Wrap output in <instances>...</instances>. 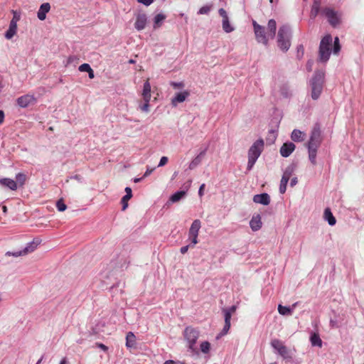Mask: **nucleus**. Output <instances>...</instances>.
<instances>
[{
  "instance_id": "44",
  "label": "nucleus",
  "mask_w": 364,
  "mask_h": 364,
  "mask_svg": "<svg viewBox=\"0 0 364 364\" xmlns=\"http://www.w3.org/2000/svg\"><path fill=\"white\" fill-rule=\"evenodd\" d=\"M6 255H7V256H13V257H19V256H23L24 255L23 254L22 250H19V251H14V252L8 251L6 253Z\"/></svg>"
},
{
  "instance_id": "34",
  "label": "nucleus",
  "mask_w": 364,
  "mask_h": 364,
  "mask_svg": "<svg viewBox=\"0 0 364 364\" xmlns=\"http://www.w3.org/2000/svg\"><path fill=\"white\" fill-rule=\"evenodd\" d=\"M222 26L223 29L226 33H230L235 29L234 27L230 25L229 19L222 21Z\"/></svg>"
},
{
  "instance_id": "43",
  "label": "nucleus",
  "mask_w": 364,
  "mask_h": 364,
  "mask_svg": "<svg viewBox=\"0 0 364 364\" xmlns=\"http://www.w3.org/2000/svg\"><path fill=\"white\" fill-rule=\"evenodd\" d=\"M149 102L150 100L144 101V104L139 106V109L144 112H149Z\"/></svg>"
},
{
  "instance_id": "7",
  "label": "nucleus",
  "mask_w": 364,
  "mask_h": 364,
  "mask_svg": "<svg viewBox=\"0 0 364 364\" xmlns=\"http://www.w3.org/2000/svg\"><path fill=\"white\" fill-rule=\"evenodd\" d=\"M252 26L254 28V32L257 41L259 43H262L265 46L269 44V38L267 33L265 32V28L259 23L256 21H252Z\"/></svg>"
},
{
  "instance_id": "42",
  "label": "nucleus",
  "mask_w": 364,
  "mask_h": 364,
  "mask_svg": "<svg viewBox=\"0 0 364 364\" xmlns=\"http://www.w3.org/2000/svg\"><path fill=\"white\" fill-rule=\"evenodd\" d=\"M211 10L210 6H202L198 11V14L203 15V14H208Z\"/></svg>"
},
{
  "instance_id": "55",
  "label": "nucleus",
  "mask_w": 364,
  "mask_h": 364,
  "mask_svg": "<svg viewBox=\"0 0 364 364\" xmlns=\"http://www.w3.org/2000/svg\"><path fill=\"white\" fill-rule=\"evenodd\" d=\"M224 309L226 311H229L230 314H232L236 311V306H232L230 308H226V309Z\"/></svg>"
},
{
  "instance_id": "46",
  "label": "nucleus",
  "mask_w": 364,
  "mask_h": 364,
  "mask_svg": "<svg viewBox=\"0 0 364 364\" xmlns=\"http://www.w3.org/2000/svg\"><path fill=\"white\" fill-rule=\"evenodd\" d=\"M170 85L173 87L174 89L183 88L184 87V83L182 82H170Z\"/></svg>"
},
{
  "instance_id": "10",
  "label": "nucleus",
  "mask_w": 364,
  "mask_h": 364,
  "mask_svg": "<svg viewBox=\"0 0 364 364\" xmlns=\"http://www.w3.org/2000/svg\"><path fill=\"white\" fill-rule=\"evenodd\" d=\"M190 95V92L184 90L181 92H177L175 96L171 99V105L176 107L178 103L183 102Z\"/></svg>"
},
{
  "instance_id": "37",
  "label": "nucleus",
  "mask_w": 364,
  "mask_h": 364,
  "mask_svg": "<svg viewBox=\"0 0 364 364\" xmlns=\"http://www.w3.org/2000/svg\"><path fill=\"white\" fill-rule=\"evenodd\" d=\"M26 177L24 173H18L16 176V184L19 183L20 186H23L25 183Z\"/></svg>"
},
{
  "instance_id": "14",
  "label": "nucleus",
  "mask_w": 364,
  "mask_h": 364,
  "mask_svg": "<svg viewBox=\"0 0 364 364\" xmlns=\"http://www.w3.org/2000/svg\"><path fill=\"white\" fill-rule=\"evenodd\" d=\"M207 150H208V146H206L202 151H200L199 154L198 156H196L191 161V162L190 163L189 166H188L189 169H191V170L194 169L196 167H197L201 163L202 159L204 157V156L205 155Z\"/></svg>"
},
{
  "instance_id": "28",
  "label": "nucleus",
  "mask_w": 364,
  "mask_h": 364,
  "mask_svg": "<svg viewBox=\"0 0 364 364\" xmlns=\"http://www.w3.org/2000/svg\"><path fill=\"white\" fill-rule=\"evenodd\" d=\"M125 192H126V195L122 197V201H121L122 203V210H124L127 208V206H128L127 201L132 197L131 188L126 187Z\"/></svg>"
},
{
  "instance_id": "15",
  "label": "nucleus",
  "mask_w": 364,
  "mask_h": 364,
  "mask_svg": "<svg viewBox=\"0 0 364 364\" xmlns=\"http://www.w3.org/2000/svg\"><path fill=\"white\" fill-rule=\"evenodd\" d=\"M253 201L255 203H259V204H262V205H267L270 203V197L266 193H261V194H257V195L254 196Z\"/></svg>"
},
{
  "instance_id": "17",
  "label": "nucleus",
  "mask_w": 364,
  "mask_h": 364,
  "mask_svg": "<svg viewBox=\"0 0 364 364\" xmlns=\"http://www.w3.org/2000/svg\"><path fill=\"white\" fill-rule=\"evenodd\" d=\"M200 228V220L198 219L193 220L188 231V236H198V232Z\"/></svg>"
},
{
  "instance_id": "5",
  "label": "nucleus",
  "mask_w": 364,
  "mask_h": 364,
  "mask_svg": "<svg viewBox=\"0 0 364 364\" xmlns=\"http://www.w3.org/2000/svg\"><path fill=\"white\" fill-rule=\"evenodd\" d=\"M332 37L330 34L326 35L321 41L318 50L319 60L326 63L328 60L331 50Z\"/></svg>"
},
{
  "instance_id": "1",
  "label": "nucleus",
  "mask_w": 364,
  "mask_h": 364,
  "mask_svg": "<svg viewBox=\"0 0 364 364\" xmlns=\"http://www.w3.org/2000/svg\"><path fill=\"white\" fill-rule=\"evenodd\" d=\"M264 142L262 139L256 140L248 150V161L247 169L248 171L252 170L254 165L255 164L257 159L261 155L264 149Z\"/></svg>"
},
{
  "instance_id": "35",
  "label": "nucleus",
  "mask_w": 364,
  "mask_h": 364,
  "mask_svg": "<svg viewBox=\"0 0 364 364\" xmlns=\"http://www.w3.org/2000/svg\"><path fill=\"white\" fill-rule=\"evenodd\" d=\"M289 180L282 177L279 184V193L284 194L287 191V186Z\"/></svg>"
},
{
  "instance_id": "32",
  "label": "nucleus",
  "mask_w": 364,
  "mask_h": 364,
  "mask_svg": "<svg viewBox=\"0 0 364 364\" xmlns=\"http://www.w3.org/2000/svg\"><path fill=\"white\" fill-rule=\"evenodd\" d=\"M136 344V337L132 332H128L126 336V346L132 348Z\"/></svg>"
},
{
  "instance_id": "41",
  "label": "nucleus",
  "mask_w": 364,
  "mask_h": 364,
  "mask_svg": "<svg viewBox=\"0 0 364 364\" xmlns=\"http://www.w3.org/2000/svg\"><path fill=\"white\" fill-rule=\"evenodd\" d=\"M56 208L60 212H63L66 210L67 205L62 199H60L56 203Z\"/></svg>"
},
{
  "instance_id": "23",
  "label": "nucleus",
  "mask_w": 364,
  "mask_h": 364,
  "mask_svg": "<svg viewBox=\"0 0 364 364\" xmlns=\"http://www.w3.org/2000/svg\"><path fill=\"white\" fill-rule=\"evenodd\" d=\"M323 217L325 220L328 222L329 225L333 226L336 223V220L329 208H326L324 210Z\"/></svg>"
},
{
  "instance_id": "51",
  "label": "nucleus",
  "mask_w": 364,
  "mask_h": 364,
  "mask_svg": "<svg viewBox=\"0 0 364 364\" xmlns=\"http://www.w3.org/2000/svg\"><path fill=\"white\" fill-rule=\"evenodd\" d=\"M168 157L166 156H162L160 159V161L158 164V167H161V166H164V165L166 164V163L168 162Z\"/></svg>"
},
{
  "instance_id": "56",
  "label": "nucleus",
  "mask_w": 364,
  "mask_h": 364,
  "mask_svg": "<svg viewBox=\"0 0 364 364\" xmlns=\"http://www.w3.org/2000/svg\"><path fill=\"white\" fill-rule=\"evenodd\" d=\"M190 247V245H186L181 248L180 252L181 254H185L188 250V248Z\"/></svg>"
},
{
  "instance_id": "62",
  "label": "nucleus",
  "mask_w": 364,
  "mask_h": 364,
  "mask_svg": "<svg viewBox=\"0 0 364 364\" xmlns=\"http://www.w3.org/2000/svg\"><path fill=\"white\" fill-rule=\"evenodd\" d=\"M164 364H181L180 363L175 362L172 360H166Z\"/></svg>"
},
{
  "instance_id": "8",
  "label": "nucleus",
  "mask_w": 364,
  "mask_h": 364,
  "mask_svg": "<svg viewBox=\"0 0 364 364\" xmlns=\"http://www.w3.org/2000/svg\"><path fill=\"white\" fill-rule=\"evenodd\" d=\"M272 347L285 360H291L292 353L279 339H274L271 342Z\"/></svg>"
},
{
  "instance_id": "19",
  "label": "nucleus",
  "mask_w": 364,
  "mask_h": 364,
  "mask_svg": "<svg viewBox=\"0 0 364 364\" xmlns=\"http://www.w3.org/2000/svg\"><path fill=\"white\" fill-rule=\"evenodd\" d=\"M306 134L299 129H294L291 134V139L293 141L300 142L305 139Z\"/></svg>"
},
{
  "instance_id": "57",
  "label": "nucleus",
  "mask_w": 364,
  "mask_h": 364,
  "mask_svg": "<svg viewBox=\"0 0 364 364\" xmlns=\"http://www.w3.org/2000/svg\"><path fill=\"white\" fill-rule=\"evenodd\" d=\"M298 183V179L296 177H294L293 178H291V181H290V186L291 187H294V186H296Z\"/></svg>"
},
{
  "instance_id": "39",
  "label": "nucleus",
  "mask_w": 364,
  "mask_h": 364,
  "mask_svg": "<svg viewBox=\"0 0 364 364\" xmlns=\"http://www.w3.org/2000/svg\"><path fill=\"white\" fill-rule=\"evenodd\" d=\"M341 45L339 43V38L338 37H336L334 39V44H333V53L335 55H337L340 50H341Z\"/></svg>"
},
{
  "instance_id": "52",
  "label": "nucleus",
  "mask_w": 364,
  "mask_h": 364,
  "mask_svg": "<svg viewBox=\"0 0 364 364\" xmlns=\"http://www.w3.org/2000/svg\"><path fill=\"white\" fill-rule=\"evenodd\" d=\"M154 0H137L139 4H141L146 6H150Z\"/></svg>"
},
{
  "instance_id": "59",
  "label": "nucleus",
  "mask_w": 364,
  "mask_h": 364,
  "mask_svg": "<svg viewBox=\"0 0 364 364\" xmlns=\"http://www.w3.org/2000/svg\"><path fill=\"white\" fill-rule=\"evenodd\" d=\"M330 326L331 328H337L338 325H337L336 321L331 319L330 320Z\"/></svg>"
},
{
  "instance_id": "22",
  "label": "nucleus",
  "mask_w": 364,
  "mask_h": 364,
  "mask_svg": "<svg viewBox=\"0 0 364 364\" xmlns=\"http://www.w3.org/2000/svg\"><path fill=\"white\" fill-rule=\"evenodd\" d=\"M0 184L12 191H15L18 188L16 182L14 180L8 178H1L0 180Z\"/></svg>"
},
{
  "instance_id": "47",
  "label": "nucleus",
  "mask_w": 364,
  "mask_h": 364,
  "mask_svg": "<svg viewBox=\"0 0 364 364\" xmlns=\"http://www.w3.org/2000/svg\"><path fill=\"white\" fill-rule=\"evenodd\" d=\"M223 312L224 314L225 323H230L232 314L229 311H226L225 309H223Z\"/></svg>"
},
{
  "instance_id": "64",
  "label": "nucleus",
  "mask_w": 364,
  "mask_h": 364,
  "mask_svg": "<svg viewBox=\"0 0 364 364\" xmlns=\"http://www.w3.org/2000/svg\"><path fill=\"white\" fill-rule=\"evenodd\" d=\"M312 62H310L309 61L307 63V69L309 70V71H311V66H312Z\"/></svg>"
},
{
  "instance_id": "45",
  "label": "nucleus",
  "mask_w": 364,
  "mask_h": 364,
  "mask_svg": "<svg viewBox=\"0 0 364 364\" xmlns=\"http://www.w3.org/2000/svg\"><path fill=\"white\" fill-rule=\"evenodd\" d=\"M90 69H91V67L87 63H83V64L80 65L78 68V70L80 72H87V73L88 71H90Z\"/></svg>"
},
{
  "instance_id": "58",
  "label": "nucleus",
  "mask_w": 364,
  "mask_h": 364,
  "mask_svg": "<svg viewBox=\"0 0 364 364\" xmlns=\"http://www.w3.org/2000/svg\"><path fill=\"white\" fill-rule=\"evenodd\" d=\"M204 188H205V184H204V183H203V184L200 186L199 190H198V195H199L200 196H202L203 195V189H204Z\"/></svg>"
},
{
  "instance_id": "33",
  "label": "nucleus",
  "mask_w": 364,
  "mask_h": 364,
  "mask_svg": "<svg viewBox=\"0 0 364 364\" xmlns=\"http://www.w3.org/2000/svg\"><path fill=\"white\" fill-rule=\"evenodd\" d=\"M278 312L282 316H291L293 314L292 309L290 306L278 305Z\"/></svg>"
},
{
  "instance_id": "18",
  "label": "nucleus",
  "mask_w": 364,
  "mask_h": 364,
  "mask_svg": "<svg viewBox=\"0 0 364 364\" xmlns=\"http://www.w3.org/2000/svg\"><path fill=\"white\" fill-rule=\"evenodd\" d=\"M267 34L268 37L269 38L273 39L275 37L276 35V31H277V23L274 19H270L269 20L267 23Z\"/></svg>"
},
{
  "instance_id": "40",
  "label": "nucleus",
  "mask_w": 364,
  "mask_h": 364,
  "mask_svg": "<svg viewBox=\"0 0 364 364\" xmlns=\"http://www.w3.org/2000/svg\"><path fill=\"white\" fill-rule=\"evenodd\" d=\"M230 328V323H225L223 328L222 329L221 332L217 336V338H219L220 337H222V336L226 335L228 333Z\"/></svg>"
},
{
  "instance_id": "6",
  "label": "nucleus",
  "mask_w": 364,
  "mask_h": 364,
  "mask_svg": "<svg viewBox=\"0 0 364 364\" xmlns=\"http://www.w3.org/2000/svg\"><path fill=\"white\" fill-rule=\"evenodd\" d=\"M321 14L327 18L328 22L333 28H337L341 25V16L333 9L324 8L321 11Z\"/></svg>"
},
{
  "instance_id": "61",
  "label": "nucleus",
  "mask_w": 364,
  "mask_h": 364,
  "mask_svg": "<svg viewBox=\"0 0 364 364\" xmlns=\"http://www.w3.org/2000/svg\"><path fill=\"white\" fill-rule=\"evenodd\" d=\"M87 73H88L89 77L90 79H92V78L95 77L94 71H93V70L92 68Z\"/></svg>"
},
{
  "instance_id": "36",
  "label": "nucleus",
  "mask_w": 364,
  "mask_h": 364,
  "mask_svg": "<svg viewBox=\"0 0 364 364\" xmlns=\"http://www.w3.org/2000/svg\"><path fill=\"white\" fill-rule=\"evenodd\" d=\"M293 172H294V167L291 166H289L284 170L282 177L285 178L289 180V178L291 176Z\"/></svg>"
},
{
  "instance_id": "20",
  "label": "nucleus",
  "mask_w": 364,
  "mask_h": 364,
  "mask_svg": "<svg viewBox=\"0 0 364 364\" xmlns=\"http://www.w3.org/2000/svg\"><path fill=\"white\" fill-rule=\"evenodd\" d=\"M250 226L253 231H257L262 228V221L259 215L252 218L250 221Z\"/></svg>"
},
{
  "instance_id": "9",
  "label": "nucleus",
  "mask_w": 364,
  "mask_h": 364,
  "mask_svg": "<svg viewBox=\"0 0 364 364\" xmlns=\"http://www.w3.org/2000/svg\"><path fill=\"white\" fill-rule=\"evenodd\" d=\"M321 143V132L320 126L316 124L314 125L311 130L309 140L307 143V146L319 147Z\"/></svg>"
},
{
  "instance_id": "31",
  "label": "nucleus",
  "mask_w": 364,
  "mask_h": 364,
  "mask_svg": "<svg viewBox=\"0 0 364 364\" xmlns=\"http://www.w3.org/2000/svg\"><path fill=\"white\" fill-rule=\"evenodd\" d=\"M187 191H178L174 193L171 197H170V201L172 203H176L179 201L181 199H182L186 195Z\"/></svg>"
},
{
  "instance_id": "25",
  "label": "nucleus",
  "mask_w": 364,
  "mask_h": 364,
  "mask_svg": "<svg viewBox=\"0 0 364 364\" xmlns=\"http://www.w3.org/2000/svg\"><path fill=\"white\" fill-rule=\"evenodd\" d=\"M321 0H314L313 5L311 6L310 16L311 18H315L320 11V6Z\"/></svg>"
},
{
  "instance_id": "12",
  "label": "nucleus",
  "mask_w": 364,
  "mask_h": 364,
  "mask_svg": "<svg viewBox=\"0 0 364 364\" xmlns=\"http://www.w3.org/2000/svg\"><path fill=\"white\" fill-rule=\"evenodd\" d=\"M16 101L19 107L22 108H26L29 105L33 103L36 101V99L33 95H25L19 97Z\"/></svg>"
},
{
  "instance_id": "54",
  "label": "nucleus",
  "mask_w": 364,
  "mask_h": 364,
  "mask_svg": "<svg viewBox=\"0 0 364 364\" xmlns=\"http://www.w3.org/2000/svg\"><path fill=\"white\" fill-rule=\"evenodd\" d=\"M155 170V168H147L146 171H145L143 177L144 178H146L147 176H149L150 174L152 173V172Z\"/></svg>"
},
{
  "instance_id": "63",
  "label": "nucleus",
  "mask_w": 364,
  "mask_h": 364,
  "mask_svg": "<svg viewBox=\"0 0 364 364\" xmlns=\"http://www.w3.org/2000/svg\"><path fill=\"white\" fill-rule=\"evenodd\" d=\"M98 346L102 349L103 350H107V347L106 346H105L104 344L102 343H99L98 344Z\"/></svg>"
},
{
  "instance_id": "60",
  "label": "nucleus",
  "mask_w": 364,
  "mask_h": 364,
  "mask_svg": "<svg viewBox=\"0 0 364 364\" xmlns=\"http://www.w3.org/2000/svg\"><path fill=\"white\" fill-rule=\"evenodd\" d=\"M4 112L3 110H0V124L4 122Z\"/></svg>"
},
{
  "instance_id": "38",
  "label": "nucleus",
  "mask_w": 364,
  "mask_h": 364,
  "mask_svg": "<svg viewBox=\"0 0 364 364\" xmlns=\"http://www.w3.org/2000/svg\"><path fill=\"white\" fill-rule=\"evenodd\" d=\"M200 348L203 353H208L210 351V344L208 341H203L200 343Z\"/></svg>"
},
{
  "instance_id": "53",
  "label": "nucleus",
  "mask_w": 364,
  "mask_h": 364,
  "mask_svg": "<svg viewBox=\"0 0 364 364\" xmlns=\"http://www.w3.org/2000/svg\"><path fill=\"white\" fill-rule=\"evenodd\" d=\"M12 12L14 14V16H13V18L11 21H14L15 23L17 24V22L20 19V16L15 11H12Z\"/></svg>"
},
{
  "instance_id": "3",
  "label": "nucleus",
  "mask_w": 364,
  "mask_h": 364,
  "mask_svg": "<svg viewBox=\"0 0 364 364\" xmlns=\"http://www.w3.org/2000/svg\"><path fill=\"white\" fill-rule=\"evenodd\" d=\"M324 79V73L322 71L317 70L315 72L313 77L311 80V98L316 100L319 98L322 90Z\"/></svg>"
},
{
  "instance_id": "16",
  "label": "nucleus",
  "mask_w": 364,
  "mask_h": 364,
  "mask_svg": "<svg viewBox=\"0 0 364 364\" xmlns=\"http://www.w3.org/2000/svg\"><path fill=\"white\" fill-rule=\"evenodd\" d=\"M50 5L49 3H43L41 5L38 13L37 16L39 20L43 21L46 18V14L50 11Z\"/></svg>"
},
{
  "instance_id": "30",
  "label": "nucleus",
  "mask_w": 364,
  "mask_h": 364,
  "mask_svg": "<svg viewBox=\"0 0 364 364\" xmlns=\"http://www.w3.org/2000/svg\"><path fill=\"white\" fill-rule=\"evenodd\" d=\"M166 18V16L164 14H156L154 18V28H159Z\"/></svg>"
},
{
  "instance_id": "49",
  "label": "nucleus",
  "mask_w": 364,
  "mask_h": 364,
  "mask_svg": "<svg viewBox=\"0 0 364 364\" xmlns=\"http://www.w3.org/2000/svg\"><path fill=\"white\" fill-rule=\"evenodd\" d=\"M269 136L267 139V140H269L270 137H272L271 141L273 142L277 138V131L274 129H270L269 131Z\"/></svg>"
},
{
  "instance_id": "27",
  "label": "nucleus",
  "mask_w": 364,
  "mask_h": 364,
  "mask_svg": "<svg viewBox=\"0 0 364 364\" xmlns=\"http://www.w3.org/2000/svg\"><path fill=\"white\" fill-rule=\"evenodd\" d=\"M318 148V147H314V146L311 147V146H307L308 153H309V159L313 165L316 164V154H317Z\"/></svg>"
},
{
  "instance_id": "24",
  "label": "nucleus",
  "mask_w": 364,
  "mask_h": 364,
  "mask_svg": "<svg viewBox=\"0 0 364 364\" xmlns=\"http://www.w3.org/2000/svg\"><path fill=\"white\" fill-rule=\"evenodd\" d=\"M151 85L149 82V80H147L144 83L143 86V91H142V97L144 101H147L151 100Z\"/></svg>"
},
{
  "instance_id": "4",
  "label": "nucleus",
  "mask_w": 364,
  "mask_h": 364,
  "mask_svg": "<svg viewBox=\"0 0 364 364\" xmlns=\"http://www.w3.org/2000/svg\"><path fill=\"white\" fill-rule=\"evenodd\" d=\"M199 335V331L191 326L186 327L183 332L184 338L188 343V348L193 355L199 354L198 348L195 346Z\"/></svg>"
},
{
  "instance_id": "13",
  "label": "nucleus",
  "mask_w": 364,
  "mask_h": 364,
  "mask_svg": "<svg viewBox=\"0 0 364 364\" xmlns=\"http://www.w3.org/2000/svg\"><path fill=\"white\" fill-rule=\"evenodd\" d=\"M147 22V16L145 14H139L136 17L134 28L137 31H141L145 28Z\"/></svg>"
},
{
  "instance_id": "21",
  "label": "nucleus",
  "mask_w": 364,
  "mask_h": 364,
  "mask_svg": "<svg viewBox=\"0 0 364 364\" xmlns=\"http://www.w3.org/2000/svg\"><path fill=\"white\" fill-rule=\"evenodd\" d=\"M40 241L38 240H33L32 242L27 243L26 246L22 250V252L24 255L33 252L37 246L39 245Z\"/></svg>"
},
{
  "instance_id": "48",
  "label": "nucleus",
  "mask_w": 364,
  "mask_h": 364,
  "mask_svg": "<svg viewBox=\"0 0 364 364\" xmlns=\"http://www.w3.org/2000/svg\"><path fill=\"white\" fill-rule=\"evenodd\" d=\"M218 13H219L220 16L223 18V21L229 19L228 14L224 9H223V8L220 9L218 10Z\"/></svg>"
},
{
  "instance_id": "2",
  "label": "nucleus",
  "mask_w": 364,
  "mask_h": 364,
  "mask_svg": "<svg viewBox=\"0 0 364 364\" xmlns=\"http://www.w3.org/2000/svg\"><path fill=\"white\" fill-rule=\"evenodd\" d=\"M291 31L288 25L279 27L277 33V46L284 52H287L291 46Z\"/></svg>"
},
{
  "instance_id": "26",
  "label": "nucleus",
  "mask_w": 364,
  "mask_h": 364,
  "mask_svg": "<svg viewBox=\"0 0 364 364\" xmlns=\"http://www.w3.org/2000/svg\"><path fill=\"white\" fill-rule=\"evenodd\" d=\"M16 31L17 24L15 23L14 21H11L9 29L5 33V38L7 39H11L16 33Z\"/></svg>"
},
{
  "instance_id": "50",
  "label": "nucleus",
  "mask_w": 364,
  "mask_h": 364,
  "mask_svg": "<svg viewBox=\"0 0 364 364\" xmlns=\"http://www.w3.org/2000/svg\"><path fill=\"white\" fill-rule=\"evenodd\" d=\"M189 239H191V242L189 245L190 247H194L198 242V236H189Z\"/></svg>"
},
{
  "instance_id": "11",
  "label": "nucleus",
  "mask_w": 364,
  "mask_h": 364,
  "mask_svg": "<svg viewBox=\"0 0 364 364\" xmlns=\"http://www.w3.org/2000/svg\"><path fill=\"white\" fill-rule=\"evenodd\" d=\"M295 148L296 146L293 142H285L280 148V154L282 156L287 158L291 154V153L295 150Z\"/></svg>"
},
{
  "instance_id": "29",
  "label": "nucleus",
  "mask_w": 364,
  "mask_h": 364,
  "mask_svg": "<svg viewBox=\"0 0 364 364\" xmlns=\"http://www.w3.org/2000/svg\"><path fill=\"white\" fill-rule=\"evenodd\" d=\"M310 341L313 346H318L319 348L322 346V341L319 335L316 333H313L311 334Z\"/></svg>"
}]
</instances>
